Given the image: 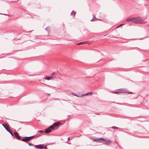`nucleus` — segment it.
Segmentation results:
<instances>
[{
    "label": "nucleus",
    "instance_id": "nucleus-1",
    "mask_svg": "<svg viewBox=\"0 0 149 149\" xmlns=\"http://www.w3.org/2000/svg\"><path fill=\"white\" fill-rule=\"evenodd\" d=\"M132 22L136 24H141L143 23V21L139 17L133 18Z\"/></svg>",
    "mask_w": 149,
    "mask_h": 149
},
{
    "label": "nucleus",
    "instance_id": "nucleus-2",
    "mask_svg": "<svg viewBox=\"0 0 149 149\" xmlns=\"http://www.w3.org/2000/svg\"><path fill=\"white\" fill-rule=\"evenodd\" d=\"M101 142H103L104 144H105L106 145H109L111 143V141L110 140H108L107 139H104V140H102L101 141Z\"/></svg>",
    "mask_w": 149,
    "mask_h": 149
},
{
    "label": "nucleus",
    "instance_id": "nucleus-3",
    "mask_svg": "<svg viewBox=\"0 0 149 149\" xmlns=\"http://www.w3.org/2000/svg\"><path fill=\"white\" fill-rule=\"evenodd\" d=\"M94 141L96 142H101V141L104 140V139L102 138H100L99 139H95L93 138L92 139Z\"/></svg>",
    "mask_w": 149,
    "mask_h": 149
},
{
    "label": "nucleus",
    "instance_id": "nucleus-4",
    "mask_svg": "<svg viewBox=\"0 0 149 149\" xmlns=\"http://www.w3.org/2000/svg\"><path fill=\"white\" fill-rule=\"evenodd\" d=\"M35 147L36 148L38 149H42L44 148L43 146L41 144L35 145Z\"/></svg>",
    "mask_w": 149,
    "mask_h": 149
},
{
    "label": "nucleus",
    "instance_id": "nucleus-5",
    "mask_svg": "<svg viewBox=\"0 0 149 149\" xmlns=\"http://www.w3.org/2000/svg\"><path fill=\"white\" fill-rule=\"evenodd\" d=\"M15 136L18 139H20L21 138L20 136L19 135L18 133L16 132H15L14 133Z\"/></svg>",
    "mask_w": 149,
    "mask_h": 149
},
{
    "label": "nucleus",
    "instance_id": "nucleus-6",
    "mask_svg": "<svg viewBox=\"0 0 149 149\" xmlns=\"http://www.w3.org/2000/svg\"><path fill=\"white\" fill-rule=\"evenodd\" d=\"M3 126H4V127H5V129H6V130L8 131V132L10 134H11L12 136H13V134L12 133V130L10 129H8L7 127H6L5 126H4V125H3Z\"/></svg>",
    "mask_w": 149,
    "mask_h": 149
},
{
    "label": "nucleus",
    "instance_id": "nucleus-7",
    "mask_svg": "<svg viewBox=\"0 0 149 149\" xmlns=\"http://www.w3.org/2000/svg\"><path fill=\"white\" fill-rule=\"evenodd\" d=\"M55 78V77H46V78H45V79L47 80H49L50 79L53 80L54 78Z\"/></svg>",
    "mask_w": 149,
    "mask_h": 149
},
{
    "label": "nucleus",
    "instance_id": "nucleus-8",
    "mask_svg": "<svg viewBox=\"0 0 149 149\" xmlns=\"http://www.w3.org/2000/svg\"><path fill=\"white\" fill-rule=\"evenodd\" d=\"M27 137H24L22 139V140L24 142H27L29 141V140L27 138Z\"/></svg>",
    "mask_w": 149,
    "mask_h": 149
},
{
    "label": "nucleus",
    "instance_id": "nucleus-9",
    "mask_svg": "<svg viewBox=\"0 0 149 149\" xmlns=\"http://www.w3.org/2000/svg\"><path fill=\"white\" fill-rule=\"evenodd\" d=\"M51 129L49 127L46 129L45 130V132L46 133H49L51 132Z\"/></svg>",
    "mask_w": 149,
    "mask_h": 149
},
{
    "label": "nucleus",
    "instance_id": "nucleus-10",
    "mask_svg": "<svg viewBox=\"0 0 149 149\" xmlns=\"http://www.w3.org/2000/svg\"><path fill=\"white\" fill-rule=\"evenodd\" d=\"M72 94L73 95H74L77 97H82L84 96V95H76L74 93H72Z\"/></svg>",
    "mask_w": 149,
    "mask_h": 149
},
{
    "label": "nucleus",
    "instance_id": "nucleus-11",
    "mask_svg": "<svg viewBox=\"0 0 149 149\" xmlns=\"http://www.w3.org/2000/svg\"><path fill=\"white\" fill-rule=\"evenodd\" d=\"M60 124V123L59 122H56L53 124V125L54 126L57 127Z\"/></svg>",
    "mask_w": 149,
    "mask_h": 149
},
{
    "label": "nucleus",
    "instance_id": "nucleus-12",
    "mask_svg": "<svg viewBox=\"0 0 149 149\" xmlns=\"http://www.w3.org/2000/svg\"><path fill=\"white\" fill-rule=\"evenodd\" d=\"M133 18H127L126 19L127 22H132Z\"/></svg>",
    "mask_w": 149,
    "mask_h": 149
},
{
    "label": "nucleus",
    "instance_id": "nucleus-13",
    "mask_svg": "<svg viewBox=\"0 0 149 149\" xmlns=\"http://www.w3.org/2000/svg\"><path fill=\"white\" fill-rule=\"evenodd\" d=\"M34 136L33 135L32 136L27 137V138L28 139L29 141L30 140L33 138Z\"/></svg>",
    "mask_w": 149,
    "mask_h": 149
},
{
    "label": "nucleus",
    "instance_id": "nucleus-14",
    "mask_svg": "<svg viewBox=\"0 0 149 149\" xmlns=\"http://www.w3.org/2000/svg\"><path fill=\"white\" fill-rule=\"evenodd\" d=\"M76 13V12L74 11H72L71 13V15L74 16H75Z\"/></svg>",
    "mask_w": 149,
    "mask_h": 149
},
{
    "label": "nucleus",
    "instance_id": "nucleus-15",
    "mask_svg": "<svg viewBox=\"0 0 149 149\" xmlns=\"http://www.w3.org/2000/svg\"><path fill=\"white\" fill-rule=\"evenodd\" d=\"M45 30H47L48 32H49L50 31V28L49 27H47V28H46Z\"/></svg>",
    "mask_w": 149,
    "mask_h": 149
},
{
    "label": "nucleus",
    "instance_id": "nucleus-16",
    "mask_svg": "<svg viewBox=\"0 0 149 149\" xmlns=\"http://www.w3.org/2000/svg\"><path fill=\"white\" fill-rule=\"evenodd\" d=\"M49 128H50L51 129H54V126L53 125H51L49 127Z\"/></svg>",
    "mask_w": 149,
    "mask_h": 149
},
{
    "label": "nucleus",
    "instance_id": "nucleus-17",
    "mask_svg": "<svg viewBox=\"0 0 149 149\" xmlns=\"http://www.w3.org/2000/svg\"><path fill=\"white\" fill-rule=\"evenodd\" d=\"M111 128L114 130L116 129H118V127H115V126H113V127H111Z\"/></svg>",
    "mask_w": 149,
    "mask_h": 149
},
{
    "label": "nucleus",
    "instance_id": "nucleus-18",
    "mask_svg": "<svg viewBox=\"0 0 149 149\" xmlns=\"http://www.w3.org/2000/svg\"><path fill=\"white\" fill-rule=\"evenodd\" d=\"M56 75V73H55V72H53L52 73V77H55V78Z\"/></svg>",
    "mask_w": 149,
    "mask_h": 149
},
{
    "label": "nucleus",
    "instance_id": "nucleus-19",
    "mask_svg": "<svg viewBox=\"0 0 149 149\" xmlns=\"http://www.w3.org/2000/svg\"><path fill=\"white\" fill-rule=\"evenodd\" d=\"M85 43V42H80L78 44H77V45H80V44H83Z\"/></svg>",
    "mask_w": 149,
    "mask_h": 149
},
{
    "label": "nucleus",
    "instance_id": "nucleus-20",
    "mask_svg": "<svg viewBox=\"0 0 149 149\" xmlns=\"http://www.w3.org/2000/svg\"><path fill=\"white\" fill-rule=\"evenodd\" d=\"M28 144L29 146H35V145L33 144H32L31 143H28Z\"/></svg>",
    "mask_w": 149,
    "mask_h": 149
},
{
    "label": "nucleus",
    "instance_id": "nucleus-21",
    "mask_svg": "<svg viewBox=\"0 0 149 149\" xmlns=\"http://www.w3.org/2000/svg\"><path fill=\"white\" fill-rule=\"evenodd\" d=\"M38 132H39V133H42L44 131L42 130H40L38 131Z\"/></svg>",
    "mask_w": 149,
    "mask_h": 149
},
{
    "label": "nucleus",
    "instance_id": "nucleus-22",
    "mask_svg": "<svg viewBox=\"0 0 149 149\" xmlns=\"http://www.w3.org/2000/svg\"><path fill=\"white\" fill-rule=\"evenodd\" d=\"M92 93V92H90L89 93H86V94H84L83 95H88L89 94H91Z\"/></svg>",
    "mask_w": 149,
    "mask_h": 149
},
{
    "label": "nucleus",
    "instance_id": "nucleus-23",
    "mask_svg": "<svg viewBox=\"0 0 149 149\" xmlns=\"http://www.w3.org/2000/svg\"><path fill=\"white\" fill-rule=\"evenodd\" d=\"M93 19H97V18H96L95 16H93Z\"/></svg>",
    "mask_w": 149,
    "mask_h": 149
},
{
    "label": "nucleus",
    "instance_id": "nucleus-24",
    "mask_svg": "<svg viewBox=\"0 0 149 149\" xmlns=\"http://www.w3.org/2000/svg\"><path fill=\"white\" fill-rule=\"evenodd\" d=\"M124 24H120V25H119V26H118L117 27V28H118L119 26H122V25H123Z\"/></svg>",
    "mask_w": 149,
    "mask_h": 149
},
{
    "label": "nucleus",
    "instance_id": "nucleus-25",
    "mask_svg": "<svg viewBox=\"0 0 149 149\" xmlns=\"http://www.w3.org/2000/svg\"><path fill=\"white\" fill-rule=\"evenodd\" d=\"M44 148H45V149H47V146H45V147H44Z\"/></svg>",
    "mask_w": 149,
    "mask_h": 149
},
{
    "label": "nucleus",
    "instance_id": "nucleus-26",
    "mask_svg": "<svg viewBox=\"0 0 149 149\" xmlns=\"http://www.w3.org/2000/svg\"><path fill=\"white\" fill-rule=\"evenodd\" d=\"M93 19H93H93H91V21H92H92H95V20H93Z\"/></svg>",
    "mask_w": 149,
    "mask_h": 149
},
{
    "label": "nucleus",
    "instance_id": "nucleus-27",
    "mask_svg": "<svg viewBox=\"0 0 149 149\" xmlns=\"http://www.w3.org/2000/svg\"><path fill=\"white\" fill-rule=\"evenodd\" d=\"M118 93V92H114L115 93Z\"/></svg>",
    "mask_w": 149,
    "mask_h": 149
},
{
    "label": "nucleus",
    "instance_id": "nucleus-28",
    "mask_svg": "<svg viewBox=\"0 0 149 149\" xmlns=\"http://www.w3.org/2000/svg\"><path fill=\"white\" fill-rule=\"evenodd\" d=\"M70 137H69L68 138V141H69V140H70Z\"/></svg>",
    "mask_w": 149,
    "mask_h": 149
},
{
    "label": "nucleus",
    "instance_id": "nucleus-29",
    "mask_svg": "<svg viewBox=\"0 0 149 149\" xmlns=\"http://www.w3.org/2000/svg\"><path fill=\"white\" fill-rule=\"evenodd\" d=\"M132 93V92H129V93Z\"/></svg>",
    "mask_w": 149,
    "mask_h": 149
}]
</instances>
